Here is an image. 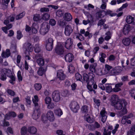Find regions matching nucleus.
I'll return each mask as SVG.
<instances>
[{
    "instance_id": "nucleus-1",
    "label": "nucleus",
    "mask_w": 135,
    "mask_h": 135,
    "mask_svg": "<svg viewBox=\"0 0 135 135\" xmlns=\"http://www.w3.org/2000/svg\"><path fill=\"white\" fill-rule=\"evenodd\" d=\"M127 105V103L125 100L121 99L112 106H114V108L117 110H121L118 113L119 116L122 117L127 112L126 107Z\"/></svg>"
},
{
    "instance_id": "nucleus-2",
    "label": "nucleus",
    "mask_w": 135,
    "mask_h": 135,
    "mask_svg": "<svg viewBox=\"0 0 135 135\" xmlns=\"http://www.w3.org/2000/svg\"><path fill=\"white\" fill-rule=\"evenodd\" d=\"M50 28V26L48 23L46 22H43L41 25L40 31V34L43 35H45L49 31Z\"/></svg>"
},
{
    "instance_id": "nucleus-3",
    "label": "nucleus",
    "mask_w": 135,
    "mask_h": 135,
    "mask_svg": "<svg viewBox=\"0 0 135 135\" xmlns=\"http://www.w3.org/2000/svg\"><path fill=\"white\" fill-rule=\"evenodd\" d=\"M69 107L71 110L74 113H77L80 108V106L78 103L74 101L71 102Z\"/></svg>"
},
{
    "instance_id": "nucleus-4",
    "label": "nucleus",
    "mask_w": 135,
    "mask_h": 135,
    "mask_svg": "<svg viewBox=\"0 0 135 135\" xmlns=\"http://www.w3.org/2000/svg\"><path fill=\"white\" fill-rule=\"evenodd\" d=\"M54 40L53 38L50 37L46 41L45 47L47 50L50 51L53 48Z\"/></svg>"
},
{
    "instance_id": "nucleus-5",
    "label": "nucleus",
    "mask_w": 135,
    "mask_h": 135,
    "mask_svg": "<svg viewBox=\"0 0 135 135\" xmlns=\"http://www.w3.org/2000/svg\"><path fill=\"white\" fill-rule=\"evenodd\" d=\"M120 67H116L112 69L109 73V74L111 75H118L119 73L122 71Z\"/></svg>"
},
{
    "instance_id": "nucleus-6",
    "label": "nucleus",
    "mask_w": 135,
    "mask_h": 135,
    "mask_svg": "<svg viewBox=\"0 0 135 135\" xmlns=\"http://www.w3.org/2000/svg\"><path fill=\"white\" fill-rule=\"evenodd\" d=\"M52 97L53 100L55 102H59L60 99V92L58 90L54 91L52 94Z\"/></svg>"
},
{
    "instance_id": "nucleus-7",
    "label": "nucleus",
    "mask_w": 135,
    "mask_h": 135,
    "mask_svg": "<svg viewBox=\"0 0 135 135\" xmlns=\"http://www.w3.org/2000/svg\"><path fill=\"white\" fill-rule=\"evenodd\" d=\"M40 108H35L32 115V117L33 119H37L40 116Z\"/></svg>"
},
{
    "instance_id": "nucleus-8",
    "label": "nucleus",
    "mask_w": 135,
    "mask_h": 135,
    "mask_svg": "<svg viewBox=\"0 0 135 135\" xmlns=\"http://www.w3.org/2000/svg\"><path fill=\"white\" fill-rule=\"evenodd\" d=\"M64 49L62 46L60 44H58L55 49V52L58 55L63 54Z\"/></svg>"
},
{
    "instance_id": "nucleus-9",
    "label": "nucleus",
    "mask_w": 135,
    "mask_h": 135,
    "mask_svg": "<svg viewBox=\"0 0 135 135\" xmlns=\"http://www.w3.org/2000/svg\"><path fill=\"white\" fill-rule=\"evenodd\" d=\"M73 31L72 27L69 25L66 26L65 28L64 33L66 35L69 36Z\"/></svg>"
},
{
    "instance_id": "nucleus-10",
    "label": "nucleus",
    "mask_w": 135,
    "mask_h": 135,
    "mask_svg": "<svg viewBox=\"0 0 135 135\" xmlns=\"http://www.w3.org/2000/svg\"><path fill=\"white\" fill-rule=\"evenodd\" d=\"M73 41L71 38H68L65 42V47L68 49H70L73 46Z\"/></svg>"
},
{
    "instance_id": "nucleus-11",
    "label": "nucleus",
    "mask_w": 135,
    "mask_h": 135,
    "mask_svg": "<svg viewBox=\"0 0 135 135\" xmlns=\"http://www.w3.org/2000/svg\"><path fill=\"white\" fill-rule=\"evenodd\" d=\"M57 78L61 80H64L66 78V75L61 70H59L57 72Z\"/></svg>"
},
{
    "instance_id": "nucleus-12",
    "label": "nucleus",
    "mask_w": 135,
    "mask_h": 135,
    "mask_svg": "<svg viewBox=\"0 0 135 135\" xmlns=\"http://www.w3.org/2000/svg\"><path fill=\"white\" fill-rule=\"evenodd\" d=\"M23 48L26 51L28 52H31L33 51V48L31 44L28 42H26L24 44Z\"/></svg>"
},
{
    "instance_id": "nucleus-13",
    "label": "nucleus",
    "mask_w": 135,
    "mask_h": 135,
    "mask_svg": "<svg viewBox=\"0 0 135 135\" xmlns=\"http://www.w3.org/2000/svg\"><path fill=\"white\" fill-rule=\"evenodd\" d=\"M107 114L105 109L104 108H103L100 112V114L102 117V120L103 123H105L106 120L107 118Z\"/></svg>"
},
{
    "instance_id": "nucleus-14",
    "label": "nucleus",
    "mask_w": 135,
    "mask_h": 135,
    "mask_svg": "<svg viewBox=\"0 0 135 135\" xmlns=\"http://www.w3.org/2000/svg\"><path fill=\"white\" fill-rule=\"evenodd\" d=\"M47 119L50 121L52 122L55 119V117L53 112L50 110L48 111L47 114Z\"/></svg>"
},
{
    "instance_id": "nucleus-15",
    "label": "nucleus",
    "mask_w": 135,
    "mask_h": 135,
    "mask_svg": "<svg viewBox=\"0 0 135 135\" xmlns=\"http://www.w3.org/2000/svg\"><path fill=\"white\" fill-rule=\"evenodd\" d=\"M38 98L37 95H35L34 98H32V101L33 103L34 104V107L35 108H40V106L38 103Z\"/></svg>"
},
{
    "instance_id": "nucleus-16",
    "label": "nucleus",
    "mask_w": 135,
    "mask_h": 135,
    "mask_svg": "<svg viewBox=\"0 0 135 135\" xmlns=\"http://www.w3.org/2000/svg\"><path fill=\"white\" fill-rule=\"evenodd\" d=\"M65 57L66 61L69 62H71L74 59L73 55L70 53L66 54L65 56Z\"/></svg>"
},
{
    "instance_id": "nucleus-17",
    "label": "nucleus",
    "mask_w": 135,
    "mask_h": 135,
    "mask_svg": "<svg viewBox=\"0 0 135 135\" xmlns=\"http://www.w3.org/2000/svg\"><path fill=\"white\" fill-rule=\"evenodd\" d=\"M120 99H119L118 96L117 95H112L111 99V105H112L115 104Z\"/></svg>"
},
{
    "instance_id": "nucleus-18",
    "label": "nucleus",
    "mask_w": 135,
    "mask_h": 135,
    "mask_svg": "<svg viewBox=\"0 0 135 135\" xmlns=\"http://www.w3.org/2000/svg\"><path fill=\"white\" fill-rule=\"evenodd\" d=\"M27 131L31 134H34L37 132V129L34 126H30L27 129Z\"/></svg>"
},
{
    "instance_id": "nucleus-19",
    "label": "nucleus",
    "mask_w": 135,
    "mask_h": 135,
    "mask_svg": "<svg viewBox=\"0 0 135 135\" xmlns=\"http://www.w3.org/2000/svg\"><path fill=\"white\" fill-rule=\"evenodd\" d=\"M126 21L128 24H132L133 25H135V22H134V18L131 16L129 15L127 17Z\"/></svg>"
},
{
    "instance_id": "nucleus-20",
    "label": "nucleus",
    "mask_w": 135,
    "mask_h": 135,
    "mask_svg": "<svg viewBox=\"0 0 135 135\" xmlns=\"http://www.w3.org/2000/svg\"><path fill=\"white\" fill-rule=\"evenodd\" d=\"M64 19L66 21H70L73 19L72 16L69 13H66L64 14V16L63 17Z\"/></svg>"
},
{
    "instance_id": "nucleus-21",
    "label": "nucleus",
    "mask_w": 135,
    "mask_h": 135,
    "mask_svg": "<svg viewBox=\"0 0 135 135\" xmlns=\"http://www.w3.org/2000/svg\"><path fill=\"white\" fill-rule=\"evenodd\" d=\"M46 70V68L43 67H40L37 71V73L38 75L42 76L44 74Z\"/></svg>"
},
{
    "instance_id": "nucleus-22",
    "label": "nucleus",
    "mask_w": 135,
    "mask_h": 135,
    "mask_svg": "<svg viewBox=\"0 0 135 135\" xmlns=\"http://www.w3.org/2000/svg\"><path fill=\"white\" fill-rule=\"evenodd\" d=\"M123 85V83L122 82L116 84L115 88L113 89V91L116 92L120 91L121 90L120 88Z\"/></svg>"
},
{
    "instance_id": "nucleus-23",
    "label": "nucleus",
    "mask_w": 135,
    "mask_h": 135,
    "mask_svg": "<svg viewBox=\"0 0 135 135\" xmlns=\"http://www.w3.org/2000/svg\"><path fill=\"white\" fill-rule=\"evenodd\" d=\"M100 127V124L97 122H95L94 123L92 124L90 126L89 129L92 131L94 130L96 128H98Z\"/></svg>"
},
{
    "instance_id": "nucleus-24",
    "label": "nucleus",
    "mask_w": 135,
    "mask_h": 135,
    "mask_svg": "<svg viewBox=\"0 0 135 135\" xmlns=\"http://www.w3.org/2000/svg\"><path fill=\"white\" fill-rule=\"evenodd\" d=\"M97 66V64L96 63H94L90 65L89 68V70L91 72L95 73H96L97 70L96 69Z\"/></svg>"
},
{
    "instance_id": "nucleus-25",
    "label": "nucleus",
    "mask_w": 135,
    "mask_h": 135,
    "mask_svg": "<svg viewBox=\"0 0 135 135\" xmlns=\"http://www.w3.org/2000/svg\"><path fill=\"white\" fill-rule=\"evenodd\" d=\"M113 128L112 126H109L108 127L107 130L105 128L104 129L103 135H110L111 132L110 131Z\"/></svg>"
},
{
    "instance_id": "nucleus-26",
    "label": "nucleus",
    "mask_w": 135,
    "mask_h": 135,
    "mask_svg": "<svg viewBox=\"0 0 135 135\" xmlns=\"http://www.w3.org/2000/svg\"><path fill=\"white\" fill-rule=\"evenodd\" d=\"M131 41L130 39L128 37H125L122 40V43L123 45L126 46H128L130 44Z\"/></svg>"
},
{
    "instance_id": "nucleus-27",
    "label": "nucleus",
    "mask_w": 135,
    "mask_h": 135,
    "mask_svg": "<svg viewBox=\"0 0 135 135\" xmlns=\"http://www.w3.org/2000/svg\"><path fill=\"white\" fill-rule=\"evenodd\" d=\"M130 30V25H126L124 27L123 29V33L125 35L127 34Z\"/></svg>"
},
{
    "instance_id": "nucleus-28",
    "label": "nucleus",
    "mask_w": 135,
    "mask_h": 135,
    "mask_svg": "<svg viewBox=\"0 0 135 135\" xmlns=\"http://www.w3.org/2000/svg\"><path fill=\"white\" fill-rule=\"evenodd\" d=\"M11 53L10 50L9 49H7L5 52H3L1 56H2L4 58H7L10 56Z\"/></svg>"
},
{
    "instance_id": "nucleus-29",
    "label": "nucleus",
    "mask_w": 135,
    "mask_h": 135,
    "mask_svg": "<svg viewBox=\"0 0 135 135\" xmlns=\"http://www.w3.org/2000/svg\"><path fill=\"white\" fill-rule=\"evenodd\" d=\"M100 57H99V60L100 62L104 63L105 62L104 58L107 57L106 55L104 53H102L100 54Z\"/></svg>"
},
{
    "instance_id": "nucleus-30",
    "label": "nucleus",
    "mask_w": 135,
    "mask_h": 135,
    "mask_svg": "<svg viewBox=\"0 0 135 135\" xmlns=\"http://www.w3.org/2000/svg\"><path fill=\"white\" fill-rule=\"evenodd\" d=\"M2 72L4 73L8 77L12 75V73L11 70L9 69H2Z\"/></svg>"
},
{
    "instance_id": "nucleus-31",
    "label": "nucleus",
    "mask_w": 135,
    "mask_h": 135,
    "mask_svg": "<svg viewBox=\"0 0 135 135\" xmlns=\"http://www.w3.org/2000/svg\"><path fill=\"white\" fill-rule=\"evenodd\" d=\"M50 15L48 13H45L41 16V19L45 21H47L49 19Z\"/></svg>"
},
{
    "instance_id": "nucleus-32",
    "label": "nucleus",
    "mask_w": 135,
    "mask_h": 135,
    "mask_svg": "<svg viewBox=\"0 0 135 135\" xmlns=\"http://www.w3.org/2000/svg\"><path fill=\"white\" fill-rule=\"evenodd\" d=\"M105 85V89H106V91L107 92L110 93L113 90V89L112 88L111 84H106Z\"/></svg>"
},
{
    "instance_id": "nucleus-33",
    "label": "nucleus",
    "mask_w": 135,
    "mask_h": 135,
    "mask_svg": "<svg viewBox=\"0 0 135 135\" xmlns=\"http://www.w3.org/2000/svg\"><path fill=\"white\" fill-rule=\"evenodd\" d=\"M37 62L39 66H42L44 65L45 62L43 58H39L37 59Z\"/></svg>"
},
{
    "instance_id": "nucleus-34",
    "label": "nucleus",
    "mask_w": 135,
    "mask_h": 135,
    "mask_svg": "<svg viewBox=\"0 0 135 135\" xmlns=\"http://www.w3.org/2000/svg\"><path fill=\"white\" fill-rule=\"evenodd\" d=\"M67 24L66 21L64 20L60 19L58 21L57 24L58 25L61 27H63Z\"/></svg>"
},
{
    "instance_id": "nucleus-35",
    "label": "nucleus",
    "mask_w": 135,
    "mask_h": 135,
    "mask_svg": "<svg viewBox=\"0 0 135 135\" xmlns=\"http://www.w3.org/2000/svg\"><path fill=\"white\" fill-rule=\"evenodd\" d=\"M9 21L8 20H6L4 21L3 23L7 26L6 27L9 30L13 26V25L11 23H9Z\"/></svg>"
},
{
    "instance_id": "nucleus-36",
    "label": "nucleus",
    "mask_w": 135,
    "mask_h": 135,
    "mask_svg": "<svg viewBox=\"0 0 135 135\" xmlns=\"http://www.w3.org/2000/svg\"><path fill=\"white\" fill-rule=\"evenodd\" d=\"M33 19L34 21L37 22L40 21L41 20V18L39 14H37L33 15Z\"/></svg>"
},
{
    "instance_id": "nucleus-37",
    "label": "nucleus",
    "mask_w": 135,
    "mask_h": 135,
    "mask_svg": "<svg viewBox=\"0 0 135 135\" xmlns=\"http://www.w3.org/2000/svg\"><path fill=\"white\" fill-rule=\"evenodd\" d=\"M81 111L83 113L87 114L89 111L88 107L86 105L83 106L81 108Z\"/></svg>"
},
{
    "instance_id": "nucleus-38",
    "label": "nucleus",
    "mask_w": 135,
    "mask_h": 135,
    "mask_svg": "<svg viewBox=\"0 0 135 135\" xmlns=\"http://www.w3.org/2000/svg\"><path fill=\"white\" fill-rule=\"evenodd\" d=\"M103 12L105 13V15H109L111 17L115 15L113 13L112 11L109 10L106 11L103 10Z\"/></svg>"
},
{
    "instance_id": "nucleus-39",
    "label": "nucleus",
    "mask_w": 135,
    "mask_h": 135,
    "mask_svg": "<svg viewBox=\"0 0 135 135\" xmlns=\"http://www.w3.org/2000/svg\"><path fill=\"white\" fill-rule=\"evenodd\" d=\"M83 78L84 81L87 83H89V78L88 75L85 73L83 74Z\"/></svg>"
},
{
    "instance_id": "nucleus-40",
    "label": "nucleus",
    "mask_w": 135,
    "mask_h": 135,
    "mask_svg": "<svg viewBox=\"0 0 135 135\" xmlns=\"http://www.w3.org/2000/svg\"><path fill=\"white\" fill-rule=\"evenodd\" d=\"M54 112L56 115L59 116H60L63 113L62 111L60 109L55 110Z\"/></svg>"
},
{
    "instance_id": "nucleus-41",
    "label": "nucleus",
    "mask_w": 135,
    "mask_h": 135,
    "mask_svg": "<svg viewBox=\"0 0 135 135\" xmlns=\"http://www.w3.org/2000/svg\"><path fill=\"white\" fill-rule=\"evenodd\" d=\"M34 48L35 51L36 53H38L41 50V47L39 44H38L35 45Z\"/></svg>"
},
{
    "instance_id": "nucleus-42",
    "label": "nucleus",
    "mask_w": 135,
    "mask_h": 135,
    "mask_svg": "<svg viewBox=\"0 0 135 135\" xmlns=\"http://www.w3.org/2000/svg\"><path fill=\"white\" fill-rule=\"evenodd\" d=\"M89 76V79L91 80L92 82H94V78L95 76L93 73L90 72L88 74Z\"/></svg>"
},
{
    "instance_id": "nucleus-43",
    "label": "nucleus",
    "mask_w": 135,
    "mask_h": 135,
    "mask_svg": "<svg viewBox=\"0 0 135 135\" xmlns=\"http://www.w3.org/2000/svg\"><path fill=\"white\" fill-rule=\"evenodd\" d=\"M75 78L77 80L79 81L82 82L83 79L81 75L79 73H77L75 74Z\"/></svg>"
},
{
    "instance_id": "nucleus-44",
    "label": "nucleus",
    "mask_w": 135,
    "mask_h": 135,
    "mask_svg": "<svg viewBox=\"0 0 135 135\" xmlns=\"http://www.w3.org/2000/svg\"><path fill=\"white\" fill-rule=\"evenodd\" d=\"M56 16L59 17H62L64 14L62 11L61 9L58 10L56 12Z\"/></svg>"
},
{
    "instance_id": "nucleus-45",
    "label": "nucleus",
    "mask_w": 135,
    "mask_h": 135,
    "mask_svg": "<svg viewBox=\"0 0 135 135\" xmlns=\"http://www.w3.org/2000/svg\"><path fill=\"white\" fill-rule=\"evenodd\" d=\"M105 34L107 36L105 37L104 39L106 41H108L111 38V37L110 32L108 31Z\"/></svg>"
},
{
    "instance_id": "nucleus-46",
    "label": "nucleus",
    "mask_w": 135,
    "mask_h": 135,
    "mask_svg": "<svg viewBox=\"0 0 135 135\" xmlns=\"http://www.w3.org/2000/svg\"><path fill=\"white\" fill-rule=\"evenodd\" d=\"M31 98L29 96H27L25 98L26 102L27 103V105H30L31 103Z\"/></svg>"
},
{
    "instance_id": "nucleus-47",
    "label": "nucleus",
    "mask_w": 135,
    "mask_h": 135,
    "mask_svg": "<svg viewBox=\"0 0 135 135\" xmlns=\"http://www.w3.org/2000/svg\"><path fill=\"white\" fill-rule=\"evenodd\" d=\"M76 38L77 39L81 41H83L84 39V37L82 34L80 33H79L78 35H76Z\"/></svg>"
},
{
    "instance_id": "nucleus-48",
    "label": "nucleus",
    "mask_w": 135,
    "mask_h": 135,
    "mask_svg": "<svg viewBox=\"0 0 135 135\" xmlns=\"http://www.w3.org/2000/svg\"><path fill=\"white\" fill-rule=\"evenodd\" d=\"M27 133V128L26 127L24 126L21 129V133L22 135H25Z\"/></svg>"
},
{
    "instance_id": "nucleus-49",
    "label": "nucleus",
    "mask_w": 135,
    "mask_h": 135,
    "mask_svg": "<svg viewBox=\"0 0 135 135\" xmlns=\"http://www.w3.org/2000/svg\"><path fill=\"white\" fill-rule=\"evenodd\" d=\"M4 116V119H9L10 117H9L8 115V113L6 114L4 116V115L3 113H0V118L2 119L3 118Z\"/></svg>"
},
{
    "instance_id": "nucleus-50",
    "label": "nucleus",
    "mask_w": 135,
    "mask_h": 135,
    "mask_svg": "<svg viewBox=\"0 0 135 135\" xmlns=\"http://www.w3.org/2000/svg\"><path fill=\"white\" fill-rule=\"evenodd\" d=\"M25 13L23 12L16 16V19L17 20L20 19L22 18L25 16Z\"/></svg>"
},
{
    "instance_id": "nucleus-51",
    "label": "nucleus",
    "mask_w": 135,
    "mask_h": 135,
    "mask_svg": "<svg viewBox=\"0 0 135 135\" xmlns=\"http://www.w3.org/2000/svg\"><path fill=\"white\" fill-rule=\"evenodd\" d=\"M21 72L19 70L18 71L17 73V76L19 82H21L22 80V77L21 75Z\"/></svg>"
},
{
    "instance_id": "nucleus-52",
    "label": "nucleus",
    "mask_w": 135,
    "mask_h": 135,
    "mask_svg": "<svg viewBox=\"0 0 135 135\" xmlns=\"http://www.w3.org/2000/svg\"><path fill=\"white\" fill-rule=\"evenodd\" d=\"M35 89L37 90H40L42 87V86L41 84L39 83H36L34 85Z\"/></svg>"
},
{
    "instance_id": "nucleus-53",
    "label": "nucleus",
    "mask_w": 135,
    "mask_h": 135,
    "mask_svg": "<svg viewBox=\"0 0 135 135\" xmlns=\"http://www.w3.org/2000/svg\"><path fill=\"white\" fill-rule=\"evenodd\" d=\"M129 94L135 100V89H131L130 91Z\"/></svg>"
},
{
    "instance_id": "nucleus-54",
    "label": "nucleus",
    "mask_w": 135,
    "mask_h": 135,
    "mask_svg": "<svg viewBox=\"0 0 135 135\" xmlns=\"http://www.w3.org/2000/svg\"><path fill=\"white\" fill-rule=\"evenodd\" d=\"M68 69L69 72L71 73L74 71L75 68L73 66L72 64H70L68 67Z\"/></svg>"
},
{
    "instance_id": "nucleus-55",
    "label": "nucleus",
    "mask_w": 135,
    "mask_h": 135,
    "mask_svg": "<svg viewBox=\"0 0 135 135\" xmlns=\"http://www.w3.org/2000/svg\"><path fill=\"white\" fill-rule=\"evenodd\" d=\"M105 21L106 20L105 19H101L98 21L97 24V25L98 26H101L103 25H104V23H105Z\"/></svg>"
},
{
    "instance_id": "nucleus-56",
    "label": "nucleus",
    "mask_w": 135,
    "mask_h": 135,
    "mask_svg": "<svg viewBox=\"0 0 135 135\" xmlns=\"http://www.w3.org/2000/svg\"><path fill=\"white\" fill-rule=\"evenodd\" d=\"M84 35L85 37H88L89 39H90L93 36V34L90 33L88 31L85 32Z\"/></svg>"
},
{
    "instance_id": "nucleus-57",
    "label": "nucleus",
    "mask_w": 135,
    "mask_h": 135,
    "mask_svg": "<svg viewBox=\"0 0 135 135\" xmlns=\"http://www.w3.org/2000/svg\"><path fill=\"white\" fill-rule=\"evenodd\" d=\"M23 36L21 32L20 31H17V37L18 40H20Z\"/></svg>"
},
{
    "instance_id": "nucleus-58",
    "label": "nucleus",
    "mask_w": 135,
    "mask_h": 135,
    "mask_svg": "<svg viewBox=\"0 0 135 135\" xmlns=\"http://www.w3.org/2000/svg\"><path fill=\"white\" fill-rule=\"evenodd\" d=\"M126 118L125 117H123L122 118V123L123 124H124L125 123L124 122L126 121L127 122V123L131 124V121L129 120H127V121L126 120Z\"/></svg>"
},
{
    "instance_id": "nucleus-59",
    "label": "nucleus",
    "mask_w": 135,
    "mask_h": 135,
    "mask_svg": "<svg viewBox=\"0 0 135 135\" xmlns=\"http://www.w3.org/2000/svg\"><path fill=\"white\" fill-rule=\"evenodd\" d=\"M112 68V67L108 64H105V70H107V73H109L110 71V70Z\"/></svg>"
},
{
    "instance_id": "nucleus-60",
    "label": "nucleus",
    "mask_w": 135,
    "mask_h": 135,
    "mask_svg": "<svg viewBox=\"0 0 135 135\" xmlns=\"http://www.w3.org/2000/svg\"><path fill=\"white\" fill-rule=\"evenodd\" d=\"M6 75L4 73H3L2 70V74L0 78L1 80L3 81H4L6 80L7 78Z\"/></svg>"
},
{
    "instance_id": "nucleus-61",
    "label": "nucleus",
    "mask_w": 135,
    "mask_h": 135,
    "mask_svg": "<svg viewBox=\"0 0 135 135\" xmlns=\"http://www.w3.org/2000/svg\"><path fill=\"white\" fill-rule=\"evenodd\" d=\"M50 11L49 9L46 7L41 8L40 9V11L41 12H49Z\"/></svg>"
},
{
    "instance_id": "nucleus-62",
    "label": "nucleus",
    "mask_w": 135,
    "mask_h": 135,
    "mask_svg": "<svg viewBox=\"0 0 135 135\" xmlns=\"http://www.w3.org/2000/svg\"><path fill=\"white\" fill-rule=\"evenodd\" d=\"M51 99L50 97H46L45 99V103L47 104H49L51 102Z\"/></svg>"
},
{
    "instance_id": "nucleus-63",
    "label": "nucleus",
    "mask_w": 135,
    "mask_h": 135,
    "mask_svg": "<svg viewBox=\"0 0 135 135\" xmlns=\"http://www.w3.org/2000/svg\"><path fill=\"white\" fill-rule=\"evenodd\" d=\"M15 19V15H13L10 16H9L7 20H9L10 22H13L14 21Z\"/></svg>"
},
{
    "instance_id": "nucleus-64",
    "label": "nucleus",
    "mask_w": 135,
    "mask_h": 135,
    "mask_svg": "<svg viewBox=\"0 0 135 135\" xmlns=\"http://www.w3.org/2000/svg\"><path fill=\"white\" fill-rule=\"evenodd\" d=\"M49 23L51 26H53L56 24V21L55 20L51 19L50 20Z\"/></svg>"
}]
</instances>
